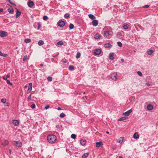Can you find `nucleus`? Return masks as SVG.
I'll return each instance as SVG.
<instances>
[{"instance_id": "obj_26", "label": "nucleus", "mask_w": 158, "mask_h": 158, "mask_svg": "<svg viewBox=\"0 0 158 158\" xmlns=\"http://www.w3.org/2000/svg\"><path fill=\"white\" fill-rule=\"evenodd\" d=\"M128 27H129V25L127 24H124L123 26V28L125 29H128Z\"/></svg>"}, {"instance_id": "obj_37", "label": "nucleus", "mask_w": 158, "mask_h": 158, "mask_svg": "<svg viewBox=\"0 0 158 158\" xmlns=\"http://www.w3.org/2000/svg\"><path fill=\"white\" fill-rule=\"evenodd\" d=\"M27 55L25 56L23 58V61H25L26 60H27Z\"/></svg>"}, {"instance_id": "obj_42", "label": "nucleus", "mask_w": 158, "mask_h": 158, "mask_svg": "<svg viewBox=\"0 0 158 158\" xmlns=\"http://www.w3.org/2000/svg\"><path fill=\"white\" fill-rule=\"evenodd\" d=\"M117 44L118 46H119L120 47H121L122 46V43L120 42H117Z\"/></svg>"}, {"instance_id": "obj_13", "label": "nucleus", "mask_w": 158, "mask_h": 158, "mask_svg": "<svg viewBox=\"0 0 158 158\" xmlns=\"http://www.w3.org/2000/svg\"><path fill=\"white\" fill-rule=\"evenodd\" d=\"M8 11L10 14H13L14 13V10L11 6L7 10Z\"/></svg>"}, {"instance_id": "obj_8", "label": "nucleus", "mask_w": 158, "mask_h": 158, "mask_svg": "<svg viewBox=\"0 0 158 158\" xmlns=\"http://www.w3.org/2000/svg\"><path fill=\"white\" fill-rule=\"evenodd\" d=\"M14 142L15 143V145L17 147H20L21 146L22 143L21 142L16 141H15Z\"/></svg>"}, {"instance_id": "obj_7", "label": "nucleus", "mask_w": 158, "mask_h": 158, "mask_svg": "<svg viewBox=\"0 0 158 158\" xmlns=\"http://www.w3.org/2000/svg\"><path fill=\"white\" fill-rule=\"evenodd\" d=\"M12 123L15 126H18L19 124V122L17 120H12Z\"/></svg>"}, {"instance_id": "obj_31", "label": "nucleus", "mask_w": 158, "mask_h": 158, "mask_svg": "<svg viewBox=\"0 0 158 158\" xmlns=\"http://www.w3.org/2000/svg\"><path fill=\"white\" fill-rule=\"evenodd\" d=\"M69 69L70 70H73L74 69V66L72 65L69 66Z\"/></svg>"}, {"instance_id": "obj_9", "label": "nucleus", "mask_w": 158, "mask_h": 158, "mask_svg": "<svg viewBox=\"0 0 158 158\" xmlns=\"http://www.w3.org/2000/svg\"><path fill=\"white\" fill-rule=\"evenodd\" d=\"M98 21L97 20H93V21L92 22V25L94 27L97 26L98 25Z\"/></svg>"}, {"instance_id": "obj_52", "label": "nucleus", "mask_w": 158, "mask_h": 158, "mask_svg": "<svg viewBox=\"0 0 158 158\" xmlns=\"http://www.w3.org/2000/svg\"><path fill=\"white\" fill-rule=\"evenodd\" d=\"M40 66H41L42 67V68H41V69H44V67H43V64H40Z\"/></svg>"}, {"instance_id": "obj_62", "label": "nucleus", "mask_w": 158, "mask_h": 158, "mask_svg": "<svg viewBox=\"0 0 158 158\" xmlns=\"http://www.w3.org/2000/svg\"><path fill=\"white\" fill-rule=\"evenodd\" d=\"M27 85H25L24 87V88H26L27 87Z\"/></svg>"}, {"instance_id": "obj_28", "label": "nucleus", "mask_w": 158, "mask_h": 158, "mask_svg": "<svg viewBox=\"0 0 158 158\" xmlns=\"http://www.w3.org/2000/svg\"><path fill=\"white\" fill-rule=\"evenodd\" d=\"M24 42L26 43H28L31 42V40L30 39H26L24 40Z\"/></svg>"}, {"instance_id": "obj_44", "label": "nucleus", "mask_w": 158, "mask_h": 158, "mask_svg": "<svg viewBox=\"0 0 158 158\" xmlns=\"http://www.w3.org/2000/svg\"><path fill=\"white\" fill-rule=\"evenodd\" d=\"M137 73L139 76L141 77L142 76V73L140 71L137 72Z\"/></svg>"}, {"instance_id": "obj_21", "label": "nucleus", "mask_w": 158, "mask_h": 158, "mask_svg": "<svg viewBox=\"0 0 158 158\" xmlns=\"http://www.w3.org/2000/svg\"><path fill=\"white\" fill-rule=\"evenodd\" d=\"M89 154L88 152L84 153L82 156V158H86L89 156Z\"/></svg>"}, {"instance_id": "obj_41", "label": "nucleus", "mask_w": 158, "mask_h": 158, "mask_svg": "<svg viewBox=\"0 0 158 158\" xmlns=\"http://www.w3.org/2000/svg\"><path fill=\"white\" fill-rule=\"evenodd\" d=\"M6 102V99L5 98H3L1 99V102L2 103H4Z\"/></svg>"}, {"instance_id": "obj_15", "label": "nucleus", "mask_w": 158, "mask_h": 158, "mask_svg": "<svg viewBox=\"0 0 158 158\" xmlns=\"http://www.w3.org/2000/svg\"><path fill=\"white\" fill-rule=\"evenodd\" d=\"M21 15V12L18 9H17L16 13L15 15L16 18H19Z\"/></svg>"}, {"instance_id": "obj_35", "label": "nucleus", "mask_w": 158, "mask_h": 158, "mask_svg": "<svg viewBox=\"0 0 158 158\" xmlns=\"http://www.w3.org/2000/svg\"><path fill=\"white\" fill-rule=\"evenodd\" d=\"M6 81V83L7 84H9L11 85H13L12 83L10 82V81L9 80L7 79Z\"/></svg>"}, {"instance_id": "obj_27", "label": "nucleus", "mask_w": 158, "mask_h": 158, "mask_svg": "<svg viewBox=\"0 0 158 158\" xmlns=\"http://www.w3.org/2000/svg\"><path fill=\"white\" fill-rule=\"evenodd\" d=\"M104 35L105 36H108L109 35V32L108 31H106L104 32Z\"/></svg>"}, {"instance_id": "obj_10", "label": "nucleus", "mask_w": 158, "mask_h": 158, "mask_svg": "<svg viewBox=\"0 0 158 158\" xmlns=\"http://www.w3.org/2000/svg\"><path fill=\"white\" fill-rule=\"evenodd\" d=\"M132 110L130 109L126 112L123 113V115L126 116H128L130 114V113L132 112Z\"/></svg>"}, {"instance_id": "obj_6", "label": "nucleus", "mask_w": 158, "mask_h": 158, "mask_svg": "<svg viewBox=\"0 0 158 158\" xmlns=\"http://www.w3.org/2000/svg\"><path fill=\"white\" fill-rule=\"evenodd\" d=\"M32 83H30L29 84L28 89L27 91V94L29 93L31 91L32 89Z\"/></svg>"}, {"instance_id": "obj_61", "label": "nucleus", "mask_w": 158, "mask_h": 158, "mask_svg": "<svg viewBox=\"0 0 158 158\" xmlns=\"http://www.w3.org/2000/svg\"><path fill=\"white\" fill-rule=\"evenodd\" d=\"M63 62L64 63H66V60H64V61H63Z\"/></svg>"}, {"instance_id": "obj_22", "label": "nucleus", "mask_w": 158, "mask_h": 158, "mask_svg": "<svg viewBox=\"0 0 158 158\" xmlns=\"http://www.w3.org/2000/svg\"><path fill=\"white\" fill-rule=\"evenodd\" d=\"M104 46L106 48H110L112 46V45L110 43H106L105 44Z\"/></svg>"}, {"instance_id": "obj_5", "label": "nucleus", "mask_w": 158, "mask_h": 158, "mask_svg": "<svg viewBox=\"0 0 158 158\" xmlns=\"http://www.w3.org/2000/svg\"><path fill=\"white\" fill-rule=\"evenodd\" d=\"M101 52L102 51L100 49L97 48L94 51V55H98L101 53Z\"/></svg>"}, {"instance_id": "obj_38", "label": "nucleus", "mask_w": 158, "mask_h": 158, "mask_svg": "<svg viewBox=\"0 0 158 158\" xmlns=\"http://www.w3.org/2000/svg\"><path fill=\"white\" fill-rule=\"evenodd\" d=\"M48 80L49 81H51L52 80V77H48L47 78Z\"/></svg>"}, {"instance_id": "obj_55", "label": "nucleus", "mask_w": 158, "mask_h": 158, "mask_svg": "<svg viewBox=\"0 0 158 158\" xmlns=\"http://www.w3.org/2000/svg\"><path fill=\"white\" fill-rule=\"evenodd\" d=\"M10 77V75L9 74H7V75L6 76V77L7 78H9Z\"/></svg>"}, {"instance_id": "obj_54", "label": "nucleus", "mask_w": 158, "mask_h": 158, "mask_svg": "<svg viewBox=\"0 0 158 158\" xmlns=\"http://www.w3.org/2000/svg\"><path fill=\"white\" fill-rule=\"evenodd\" d=\"M3 10L2 8H0V12H3Z\"/></svg>"}, {"instance_id": "obj_30", "label": "nucleus", "mask_w": 158, "mask_h": 158, "mask_svg": "<svg viewBox=\"0 0 158 158\" xmlns=\"http://www.w3.org/2000/svg\"><path fill=\"white\" fill-rule=\"evenodd\" d=\"M0 55L3 57H6L8 56L6 54L2 53L1 51L0 52Z\"/></svg>"}, {"instance_id": "obj_46", "label": "nucleus", "mask_w": 158, "mask_h": 158, "mask_svg": "<svg viewBox=\"0 0 158 158\" xmlns=\"http://www.w3.org/2000/svg\"><path fill=\"white\" fill-rule=\"evenodd\" d=\"M117 35L119 37H121L123 35L121 33L118 32L117 33Z\"/></svg>"}, {"instance_id": "obj_4", "label": "nucleus", "mask_w": 158, "mask_h": 158, "mask_svg": "<svg viewBox=\"0 0 158 158\" xmlns=\"http://www.w3.org/2000/svg\"><path fill=\"white\" fill-rule=\"evenodd\" d=\"M8 35L6 31H0V36L1 37H6Z\"/></svg>"}, {"instance_id": "obj_40", "label": "nucleus", "mask_w": 158, "mask_h": 158, "mask_svg": "<svg viewBox=\"0 0 158 158\" xmlns=\"http://www.w3.org/2000/svg\"><path fill=\"white\" fill-rule=\"evenodd\" d=\"M48 19V17L46 15H44L43 17V19L44 20H47Z\"/></svg>"}, {"instance_id": "obj_51", "label": "nucleus", "mask_w": 158, "mask_h": 158, "mask_svg": "<svg viewBox=\"0 0 158 158\" xmlns=\"http://www.w3.org/2000/svg\"><path fill=\"white\" fill-rule=\"evenodd\" d=\"M44 44V42L42 40H40V45H43Z\"/></svg>"}, {"instance_id": "obj_1", "label": "nucleus", "mask_w": 158, "mask_h": 158, "mask_svg": "<svg viewBox=\"0 0 158 158\" xmlns=\"http://www.w3.org/2000/svg\"><path fill=\"white\" fill-rule=\"evenodd\" d=\"M47 139L50 143H53L56 140L57 138L55 135H51L48 136Z\"/></svg>"}, {"instance_id": "obj_3", "label": "nucleus", "mask_w": 158, "mask_h": 158, "mask_svg": "<svg viewBox=\"0 0 158 158\" xmlns=\"http://www.w3.org/2000/svg\"><path fill=\"white\" fill-rule=\"evenodd\" d=\"M111 78L114 81H116L117 79V75L116 73H114L111 75Z\"/></svg>"}, {"instance_id": "obj_17", "label": "nucleus", "mask_w": 158, "mask_h": 158, "mask_svg": "<svg viewBox=\"0 0 158 158\" xmlns=\"http://www.w3.org/2000/svg\"><path fill=\"white\" fill-rule=\"evenodd\" d=\"M86 141L85 139H81L80 143L81 145H84L86 144Z\"/></svg>"}, {"instance_id": "obj_33", "label": "nucleus", "mask_w": 158, "mask_h": 158, "mask_svg": "<svg viewBox=\"0 0 158 158\" xmlns=\"http://www.w3.org/2000/svg\"><path fill=\"white\" fill-rule=\"evenodd\" d=\"M70 16V15L68 13H66L64 15V17L67 19Z\"/></svg>"}, {"instance_id": "obj_2", "label": "nucleus", "mask_w": 158, "mask_h": 158, "mask_svg": "<svg viewBox=\"0 0 158 158\" xmlns=\"http://www.w3.org/2000/svg\"><path fill=\"white\" fill-rule=\"evenodd\" d=\"M57 24L59 27H62L65 25V22L64 21L60 20L58 22Z\"/></svg>"}, {"instance_id": "obj_39", "label": "nucleus", "mask_w": 158, "mask_h": 158, "mask_svg": "<svg viewBox=\"0 0 158 158\" xmlns=\"http://www.w3.org/2000/svg\"><path fill=\"white\" fill-rule=\"evenodd\" d=\"M65 116V114L63 113H61L60 115V116L61 118L64 117Z\"/></svg>"}, {"instance_id": "obj_63", "label": "nucleus", "mask_w": 158, "mask_h": 158, "mask_svg": "<svg viewBox=\"0 0 158 158\" xmlns=\"http://www.w3.org/2000/svg\"><path fill=\"white\" fill-rule=\"evenodd\" d=\"M121 61H122V62H124V60H123V59H121Z\"/></svg>"}, {"instance_id": "obj_56", "label": "nucleus", "mask_w": 158, "mask_h": 158, "mask_svg": "<svg viewBox=\"0 0 158 158\" xmlns=\"http://www.w3.org/2000/svg\"><path fill=\"white\" fill-rule=\"evenodd\" d=\"M146 85L148 86H149L150 85V84L149 83L147 82L146 83Z\"/></svg>"}, {"instance_id": "obj_64", "label": "nucleus", "mask_w": 158, "mask_h": 158, "mask_svg": "<svg viewBox=\"0 0 158 158\" xmlns=\"http://www.w3.org/2000/svg\"><path fill=\"white\" fill-rule=\"evenodd\" d=\"M118 158H123V157L121 156H119Z\"/></svg>"}, {"instance_id": "obj_25", "label": "nucleus", "mask_w": 158, "mask_h": 158, "mask_svg": "<svg viewBox=\"0 0 158 158\" xmlns=\"http://www.w3.org/2000/svg\"><path fill=\"white\" fill-rule=\"evenodd\" d=\"M127 118L125 116H124L123 117H121L118 120V121H123L124 120H126L127 119Z\"/></svg>"}, {"instance_id": "obj_34", "label": "nucleus", "mask_w": 158, "mask_h": 158, "mask_svg": "<svg viewBox=\"0 0 158 158\" xmlns=\"http://www.w3.org/2000/svg\"><path fill=\"white\" fill-rule=\"evenodd\" d=\"M80 56H81L80 53L79 52H78L77 53V55L76 56V58L77 59L79 58L80 57Z\"/></svg>"}, {"instance_id": "obj_11", "label": "nucleus", "mask_w": 158, "mask_h": 158, "mask_svg": "<svg viewBox=\"0 0 158 158\" xmlns=\"http://www.w3.org/2000/svg\"><path fill=\"white\" fill-rule=\"evenodd\" d=\"M27 5L30 7H32L34 5V2L32 1H30L27 3Z\"/></svg>"}, {"instance_id": "obj_36", "label": "nucleus", "mask_w": 158, "mask_h": 158, "mask_svg": "<svg viewBox=\"0 0 158 158\" xmlns=\"http://www.w3.org/2000/svg\"><path fill=\"white\" fill-rule=\"evenodd\" d=\"M71 138L73 139H75L76 138V135L75 134H73L71 135Z\"/></svg>"}, {"instance_id": "obj_32", "label": "nucleus", "mask_w": 158, "mask_h": 158, "mask_svg": "<svg viewBox=\"0 0 158 158\" xmlns=\"http://www.w3.org/2000/svg\"><path fill=\"white\" fill-rule=\"evenodd\" d=\"M74 27V26L73 24L71 23L69 26V28L70 29H73Z\"/></svg>"}, {"instance_id": "obj_50", "label": "nucleus", "mask_w": 158, "mask_h": 158, "mask_svg": "<svg viewBox=\"0 0 158 158\" xmlns=\"http://www.w3.org/2000/svg\"><path fill=\"white\" fill-rule=\"evenodd\" d=\"M149 7V6L148 5H145L143 6V7L144 8H148Z\"/></svg>"}, {"instance_id": "obj_53", "label": "nucleus", "mask_w": 158, "mask_h": 158, "mask_svg": "<svg viewBox=\"0 0 158 158\" xmlns=\"http://www.w3.org/2000/svg\"><path fill=\"white\" fill-rule=\"evenodd\" d=\"M3 79L4 80H5L6 81L7 80V78L6 77H5V76L3 77Z\"/></svg>"}, {"instance_id": "obj_23", "label": "nucleus", "mask_w": 158, "mask_h": 158, "mask_svg": "<svg viewBox=\"0 0 158 158\" xmlns=\"http://www.w3.org/2000/svg\"><path fill=\"white\" fill-rule=\"evenodd\" d=\"M89 17L92 20H94L95 19V17L92 14H89L88 15Z\"/></svg>"}, {"instance_id": "obj_12", "label": "nucleus", "mask_w": 158, "mask_h": 158, "mask_svg": "<svg viewBox=\"0 0 158 158\" xmlns=\"http://www.w3.org/2000/svg\"><path fill=\"white\" fill-rule=\"evenodd\" d=\"M9 141L7 140H4L2 142L1 144L3 146H5L9 143Z\"/></svg>"}, {"instance_id": "obj_47", "label": "nucleus", "mask_w": 158, "mask_h": 158, "mask_svg": "<svg viewBox=\"0 0 158 158\" xmlns=\"http://www.w3.org/2000/svg\"><path fill=\"white\" fill-rule=\"evenodd\" d=\"M31 107L32 109H34L35 107V104H33L31 105Z\"/></svg>"}, {"instance_id": "obj_14", "label": "nucleus", "mask_w": 158, "mask_h": 158, "mask_svg": "<svg viewBox=\"0 0 158 158\" xmlns=\"http://www.w3.org/2000/svg\"><path fill=\"white\" fill-rule=\"evenodd\" d=\"M114 53L112 52L110 53L109 54V58L111 60H113L114 59Z\"/></svg>"}, {"instance_id": "obj_49", "label": "nucleus", "mask_w": 158, "mask_h": 158, "mask_svg": "<svg viewBox=\"0 0 158 158\" xmlns=\"http://www.w3.org/2000/svg\"><path fill=\"white\" fill-rule=\"evenodd\" d=\"M50 106L49 105H47L45 106V109H47L49 108Z\"/></svg>"}, {"instance_id": "obj_58", "label": "nucleus", "mask_w": 158, "mask_h": 158, "mask_svg": "<svg viewBox=\"0 0 158 158\" xmlns=\"http://www.w3.org/2000/svg\"><path fill=\"white\" fill-rule=\"evenodd\" d=\"M40 29V24L38 23L37 29Z\"/></svg>"}, {"instance_id": "obj_18", "label": "nucleus", "mask_w": 158, "mask_h": 158, "mask_svg": "<svg viewBox=\"0 0 158 158\" xmlns=\"http://www.w3.org/2000/svg\"><path fill=\"white\" fill-rule=\"evenodd\" d=\"M102 145V142H96V146L97 147H100Z\"/></svg>"}, {"instance_id": "obj_20", "label": "nucleus", "mask_w": 158, "mask_h": 158, "mask_svg": "<svg viewBox=\"0 0 158 158\" xmlns=\"http://www.w3.org/2000/svg\"><path fill=\"white\" fill-rule=\"evenodd\" d=\"M133 137L135 139H138L139 137V136L137 133L135 132L134 134Z\"/></svg>"}, {"instance_id": "obj_43", "label": "nucleus", "mask_w": 158, "mask_h": 158, "mask_svg": "<svg viewBox=\"0 0 158 158\" xmlns=\"http://www.w3.org/2000/svg\"><path fill=\"white\" fill-rule=\"evenodd\" d=\"M57 44L58 45H62L63 44V43L62 41H59L57 42Z\"/></svg>"}, {"instance_id": "obj_24", "label": "nucleus", "mask_w": 158, "mask_h": 158, "mask_svg": "<svg viewBox=\"0 0 158 158\" xmlns=\"http://www.w3.org/2000/svg\"><path fill=\"white\" fill-rule=\"evenodd\" d=\"M124 138V137H120L118 139V142L120 143H121L123 142Z\"/></svg>"}, {"instance_id": "obj_59", "label": "nucleus", "mask_w": 158, "mask_h": 158, "mask_svg": "<svg viewBox=\"0 0 158 158\" xmlns=\"http://www.w3.org/2000/svg\"><path fill=\"white\" fill-rule=\"evenodd\" d=\"M60 126L59 125H57L56 126V127L57 128H59V127Z\"/></svg>"}, {"instance_id": "obj_29", "label": "nucleus", "mask_w": 158, "mask_h": 158, "mask_svg": "<svg viewBox=\"0 0 158 158\" xmlns=\"http://www.w3.org/2000/svg\"><path fill=\"white\" fill-rule=\"evenodd\" d=\"M153 52V51L152 50H150L148 51V54L149 55H152Z\"/></svg>"}, {"instance_id": "obj_57", "label": "nucleus", "mask_w": 158, "mask_h": 158, "mask_svg": "<svg viewBox=\"0 0 158 158\" xmlns=\"http://www.w3.org/2000/svg\"><path fill=\"white\" fill-rule=\"evenodd\" d=\"M57 110H61V108L60 107H59L58 108Z\"/></svg>"}, {"instance_id": "obj_48", "label": "nucleus", "mask_w": 158, "mask_h": 158, "mask_svg": "<svg viewBox=\"0 0 158 158\" xmlns=\"http://www.w3.org/2000/svg\"><path fill=\"white\" fill-rule=\"evenodd\" d=\"M8 0V1L9 2L10 4L16 6L15 4V3H13L12 2H11V1H10V0Z\"/></svg>"}, {"instance_id": "obj_16", "label": "nucleus", "mask_w": 158, "mask_h": 158, "mask_svg": "<svg viewBox=\"0 0 158 158\" xmlns=\"http://www.w3.org/2000/svg\"><path fill=\"white\" fill-rule=\"evenodd\" d=\"M147 108L148 110H151L153 109V106L152 105L149 104L147 106Z\"/></svg>"}, {"instance_id": "obj_19", "label": "nucleus", "mask_w": 158, "mask_h": 158, "mask_svg": "<svg viewBox=\"0 0 158 158\" xmlns=\"http://www.w3.org/2000/svg\"><path fill=\"white\" fill-rule=\"evenodd\" d=\"M101 36V35L97 33L95 34L94 36V38L95 39H100V37Z\"/></svg>"}, {"instance_id": "obj_60", "label": "nucleus", "mask_w": 158, "mask_h": 158, "mask_svg": "<svg viewBox=\"0 0 158 158\" xmlns=\"http://www.w3.org/2000/svg\"><path fill=\"white\" fill-rule=\"evenodd\" d=\"M19 50H17V54H18L19 53Z\"/></svg>"}, {"instance_id": "obj_45", "label": "nucleus", "mask_w": 158, "mask_h": 158, "mask_svg": "<svg viewBox=\"0 0 158 158\" xmlns=\"http://www.w3.org/2000/svg\"><path fill=\"white\" fill-rule=\"evenodd\" d=\"M31 94H30L29 96L28 97V98H27V100H28V101H29L30 100H31Z\"/></svg>"}]
</instances>
